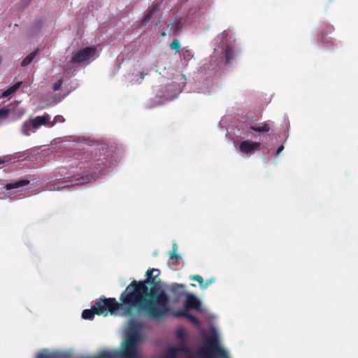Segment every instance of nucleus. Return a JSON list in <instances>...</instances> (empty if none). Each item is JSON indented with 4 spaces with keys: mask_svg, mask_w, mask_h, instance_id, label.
<instances>
[{
    "mask_svg": "<svg viewBox=\"0 0 358 358\" xmlns=\"http://www.w3.org/2000/svg\"><path fill=\"white\" fill-rule=\"evenodd\" d=\"M159 273L157 268L148 270L145 280H133L121 294L124 304L128 306L132 313H144L155 320H162L168 313L169 296L162 289L160 282L156 280Z\"/></svg>",
    "mask_w": 358,
    "mask_h": 358,
    "instance_id": "nucleus-1",
    "label": "nucleus"
},
{
    "mask_svg": "<svg viewBox=\"0 0 358 358\" xmlns=\"http://www.w3.org/2000/svg\"><path fill=\"white\" fill-rule=\"evenodd\" d=\"M143 328L142 322L131 320L120 350H103L95 357H87V358H138L140 354L139 347L143 340Z\"/></svg>",
    "mask_w": 358,
    "mask_h": 358,
    "instance_id": "nucleus-2",
    "label": "nucleus"
},
{
    "mask_svg": "<svg viewBox=\"0 0 358 358\" xmlns=\"http://www.w3.org/2000/svg\"><path fill=\"white\" fill-rule=\"evenodd\" d=\"M120 303L115 298H104L97 300L91 309H85L82 313V317L85 320L93 318L94 315L106 316L108 313L115 314L119 310H123L126 315L133 314L127 305L124 304V300L120 295Z\"/></svg>",
    "mask_w": 358,
    "mask_h": 358,
    "instance_id": "nucleus-3",
    "label": "nucleus"
},
{
    "mask_svg": "<svg viewBox=\"0 0 358 358\" xmlns=\"http://www.w3.org/2000/svg\"><path fill=\"white\" fill-rule=\"evenodd\" d=\"M96 51V46H89L73 51L69 62L64 66V71L68 73L70 72L71 69L69 68V65L79 66L88 64L90 59L94 57Z\"/></svg>",
    "mask_w": 358,
    "mask_h": 358,
    "instance_id": "nucleus-4",
    "label": "nucleus"
},
{
    "mask_svg": "<svg viewBox=\"0 0 358 358\" xmlns=\"http://www.w3.org/2000/svg\"><path fill=\"white\" fill-rule=\"evenodd\" d=\"M206 348L199 350L202 358H229L227 352L219 346L218 340L215 336H211L206 341Z\"/></svg>",
    "mask_w": 358,
    "mask_h": 358,
    "instance_id": "nucleus-5",
    "label": "nucleus"
},
{
    "mask_svg": "<svg viewBox=\"0 0 358 358\" xmlns=\"http://www.w3.org/2000/svg\"><path fill=\"white\" fill-rule=\"evenodd\" d=\"M260 147L261 143L250 140L241 142L238 146L240 151L245 155H252L259 150Z\"/></svg>",
    "mask_w": 358,
    "mask_h": 358,
    "instance_id": "nucleus-6",
    "label": "nucleus"
},
{
    "mask_svg": "<svg viewBox=\"0 0 358 358\" xmlns=\"http://www.w3.org/2000/svg\"><path fill=\"white\" fill-rule=\"evenodd\" d=\"M50 117L49 115L45 114L42 116H36L33 119L31 122V127L34 129L39 128L42 125L49 124L50 127H53L55 122H50Z\"/></svg>",
    "mask_w": 358,
    "mask_h": 358,
    "instance_id": "nucleus-7",
    "label": "nucleus"
},
{
    "mask_svg": "<svg viewBox=\"0 0 358 358\" xmlns=\"http://www.w3.org/2000/svg\"><path fill=\"white\" fill-rule=\"evenodd\" d=\"M66 355L65 353L59 351H50L48 348L42 349L35 358H64Z\"/></svg>",
    "mask_w": 358,
    "mask_h": 358,
    "instance_id": "nucleus-8",
    "label": "nucleus"
},
{
    "mask_svg": "<svg viewBox=\"0 0 358 358\" xmlns=\"http://www.w3.org/2000/svg\"><path fill=\"white\" fill-rule=\"evenodd\" d=\"M185 296H187V299L185 302L186 309H200L201 302L194 295L187 293Z\"/></svg>",
    "mask_w": 358,
    "mask_h": 358,
    "instance_id": "nucleus-9",
    "label": "nucleus"
},
{
    "mask_svg": "<svg viewBox=\"0 0 358 358\" xmlns=\"http://www.w3.org/2000/svg\"><path fill=\"white\" fill-rule=\"evenodd\" d=\"M29 182L30 180L28 178H19L17 180H12L5 185V188L6 190H11L26 186L29 185Z\"/></svg>",
    "mask_w": 358,
    "mask_h": 358,
    "instance_id": "nucleus-10",
    "label": "nucleus"
},
{
    "mask_svg": "<svg viewBox=\"0 0 358 358\" xmlns=\"http://www.w3.org/2000/svg\"><path fill=\"white\" fill-rule=\"evenodd\" d=\"M166 28L169 29L168 31V35L169 36L172 35L178 34V33L181 30L182 28V23L180 20H176L173 22L168 23L166 24Z\"/></svg>",
    "mask_w": 358,
    "mask_h": 358,
    "instance_id": "nucleus-11",
    "label": "nucleus"
},
{
    "mask_svg": "<svg viewBox=\"0 0 358 358\" xmlns=\"http://www.w3.org/2000/svg\"><path fill=\"white\" fill-rule=\"evenodd\" d=\"M185 285L182 284H173L171 287V291L173 294L176 295L178 298L185 296L188 292L185 291Z\"/></svg>",
    "mask_w": 358,
    "mask_h": 358,
    "instance_id": "nucleus-12",
    "label": "nucleus"
},
{
    "mask_svg": "<svg viewBox=\"0 0 358 358\" xmlns=\"http://www.w3.org/2000/svg\"><path fill=\"white\" fill-rule=\"evenodd\" d=\"M223 59L224 60L225 64H229L231 62V60L234 57V50L233 47L231 45H226L225 48L222 51Z\"/></svg>",
    "mask_w": 358,
    "mask_h": 358,
    "instance_id": "nucleus-13",
    "label": "nucleus"
},
{
    "mask_svg": "<svg viewBox=\"0 0 358 358\" xmlns=\"http://www.w3.org/2000/svg\"><path fill=\"white\" fill-rule=\"evenodd\" d=\"M22 82L20 81V82H17L15 84H14L13 86H11L10 87H9L8 90H6V91H4L3 93H2V95L1 96L5 98V97H8L12 94H13L14 93L16 92V91L22 86Z\"/></svg>",
    "mask_w": 358,
    "mask_h": 358,
    "instance_id": "nucleus-14",
    "label": "nucleus"
},
{
    "mask_svg": "<svg viewBox=\"0 0 358 358\" xmlns=\"http://www.w3.org/2000/svg\"><path fill=\"white\" fill-rule=\"evenodd\" d=\"M38 52V50H35L34 52L29 54L21 62V66L24 67L28 66L34 59Z\"/></svg>",
    "mask_w": 358,
    "mask_h": 358,
    "instance_id": "nucleus-15",
    "label": "nucleus"
},
{
    "mask_svg": "<svg viewBox=\"0 0 358 358\" xmlns=\"http://www.w3.org/2000/svg\"><path fill=\"white\" fill-rule=\"evenodd\" d=\"M157 10H158L157 4L152 5L150 8H149L147 14L145 15V17L143 19L142 23L145 24L146 22H148Z\"/></svg>",
    "mask_w": 358,
    "mask_h": 358,
    "instance_id": "nucleus-16",
    "label": "nucleus"
},
{
    "mask_svg": "<svg viewBox=\"0 0 358 358\" xmlns=\"http://www.w3.org/2000/svg\"><path fill=\"white\" fill-rule=\"evenodd\" d=\"M249 129L252 131H257L259 133L268 132L270 130V126L268 124L264 123L262 127L250 125Z\"/></svg>",
    "mask_w": 358,
    "mask_h": 358,
    "instance_id": "nucleus-17",
    "label": "nucleus"
},
{
    "mask_svg": "<svg viewBox=\"0 0 358 358\" xmlns=\"http://www.w3.org/2000/svg\"><path fill=\"white\" fill-rule=\"evenodd\" d=\"M182 316L185 317L187 318L192 323L195 324L196 326L200 325V322L194 315L189 313L187 311H183L180 313Z\"/></svg>",
    "mask_w": 358,
    "mask_h": 358,
    "instance_id": "nucleus-18",
    "label": "nucleus"
},
{
    "mask_svg": "<svg viewBox=\"0 0 358 358\" xmlns=\"http://www.w3.org/2000/svg\"><path fill=\"white\" fill-rule=\"evenodd\" d=\"M169 46L171 50H175L176 52H179L181 47L180 41L178 39H174Z\"/></svg>",
    "mask_w": 358,
    "mask_h": 358,
    "instance_id": "nucleus-19",
    "label": "nucleus"
},
{
    "mask_svg": "<svg viewBox=\"0 0 358 358\" xmlns=\"http://www.w3.org/2000/svg\"><path fill=\"white\" fill-rule=\"evenodd\" d=\"M176 348L177 354L178 352H184V353H186V354H189L190 353L189 348L186 345H185V344H182V345H180L178 347H176Z\"/></svg>",
    "mask_w": 358,
    "mask_h": 358,
    "instance_id": "nucleus-20",
    "label": "nucleus"
},
{
    "mask_svg": "<svg viewBox=\"0 0 358 358\" xmlns=\"http://www.w3.org/2000/svg\"><path fill=\"white\" fill-rule=\"evenodd\" d=\"M169 257L171 259H178L180 257L177 253V245L176 244L173 245V251H171L169 254Z\"/></svg>",
    "mask_w": 358,
    "mask_h": 358,
    "instance_id": "nucleus-21",
    "label": "nucleus"
},
{
    "mask_svg": "<svg viewBox=\"0 0 358 358\" xmlns=\"http://www.w3.org/2000/svg\"><path fill=\"white\" fill-rule=\"evenodd\" d=\"M31 127V122L28 123L27 122H25L24 124L22 125V132L24 135L28 136L29 135V128Z\"/></svg>",
    "mask_w": 358,
    "mask_h": 358,
    "instance_id": "nucleus-22",
    "label": "nucleus"
},
{
    "mask_svg": "<svg viewBox=\"0 0 358 358\" xmlns=\"http://www.w3.org/2000/svg\"><path fill=\"white\" fill-rule=\"evenodd\" d=\"M190 279L192 280L197 281L199 284L200 287L202 289V286L204 284V280L201 276L198 275H192L190 277Z\"/></svg>",
    "mask_w": 358,
    "mask_h": 358,
    "instance_id": "nucleus-23",
    "label": "nucleus"
},
{
    "mask_svg": "<svg viewBox=\"0 0 358 358\" xmlns=\"http://www.w3.org/2000/svg\"><path fill=\"white\" fill-rule=\"evenodd\" d=\"M62 85V79L58 80L53 85V87H52L53 90L54 91L59 90L61 88Z\"/></svg>",
    "mask_w": 358,
    "mask_h": 358,
    "instance_id": "nucleus-24",
    "label": "nucleus"
},
{
    "mask_svg": "<svg viewBox=\"0 0 358 358\" xmlns=\"http://www.w3.org/2000/svg\"><path fill=\"white\" fill-rule=\"evenodd\" d=\"M214 281H215L214 278H210L209 280H207L204 281V284L202 286V289H206Z\"/></svg>",
    "mask_w": 358,
    "mask_h": 358,
    "instance_id": "nucleus-25",
    "label": "nucleus"
},
{
    "mask_svg": "<svg viewBox=\"0 0 358 358\" xmlns=\"http://www.w3.org/2000/svg\"><path fill=\"white\" fill-rule=\"evenodd\" d=\"M183 57L184 59H187V60H189L192 58L193 55L191 54L190 51L189 50H185V52H183Z\"/></svg>",
    "mask_w": 358,
    "mask_h": 358,
    "instance_id": "nucleus-26",
    "label": "nucleus"
},
{
    "mask_svg": "<svg viewBox=\"0 0 358 358\" xmlns=\"http://www.w3.org/2000/svg\"><path fill=\"white\" fill-rule=\"evenodd\" d=\"M9 114V110L8 108H1L0 109V116L1 117H6Z\"/></svg>",
    "mask_w": 358,
    "mask_h": 358,
    "instance_id": "nucleus-27",
    "label": "nucleus"
},
{
    "mask_svg": "<svg viewBox=\"0 0 358 358\" xmlns=\"http://www.w3.org/2000/svg\"><path fill=\"white\" fill-rule=\"evenodd\" d=\"M177 336L181 341H185V334L182 329L177 332Z\"/></svg>",
    "mask_w": 358,
    "mask_h": 358,
    "instance_id": "nucleus-28",
    "label": "nucleus"
},
{
    "mask_svg": "<svg viewBox=\"0 0 358 358\" xmlns=\"http://www.w3.org/2000/svg\"><path fill=\"white\" fill-rule=\"evenodd\" d=\"M55 122H64V119L63 118L62 116H60V115H57L55 117Z\"/></svg>",
    "mask_w": 358,
    "mask_h": 358,
    "instance_id": "nucleus-29",
    "label": "nucleus"
},
{
    "mask_svg": "<svg viewBox=\"0 0 358 358\" xmlns=\"http://www.w3.org/2000/svg\"><path fill=\"white\" fill-rule=\"evenodd\" d=\"M327 31L325 33V34H327L328 33H331L334 30V27L332 25H327Z\"/></svg>",
    "mask_w": 358,
    "mask_h": 358,
    "instance_id": "nucleus-30",
    "label": "nucleus"
},
{
    "mask_svg": "<svg viewBox=\"0 0 358 358\" xmlns=\"http://www.w3.org/2000/svg\"><path fill=\"white\" fill-rule=\"evenodd\" d=\"M284 149V145H281L277 150L276 151V155H278L280 154V152L283 150Z\"/></svg>",
    "mask_w": 358,
    "mask_h": 358,
    "instance_id": "nucleus-31",
    "label": "nucleus"
},
{
    "mask_svg": "<svg viewBox=\"0 0 358 358\" xmlns=\"http://www.w3.org/2000/svg\"><path fill=\"white\" fill-rule=\"evenodd\" d=\"M229 35V31H227V30H224V31H222V33L221 34V36H222V38H227Z\"/></svg>",
    "mask_w": 358,
    "mask_h": 358,
    "instance_id": "nucleus-32",
    "label": "nucleus"
},
{
    "mask_svg": "<svg viewBox=\"0 0 358 358\" xmlns=\"http://www.w3.org/2000/svg\"><path fill=\"white\" fill-rule=\"evenodd\" d=\"M103 166H100V167H96V170L99 171V172H101L104 169L105 167L106 166V164H102Z\"/></svg>",
    "mask_w": 358,
    "mask_h": 358,
    "instance_id": "nucleus-33",
    "label": "nucleus"
},
{
    "mask_svg": "<svg viewBox=\"0 0 358 358\" xmlns=\"http://www.w3.org/2000/svg\"><path fill=\"white\" fill-rule=\"evenodd\" d=\"M138 73H139V76H140L141 78L143 79L144 78V73H143V72L139 71Z\"/></svg>",
    "mask_w": 358,
    "mask_h": 358,
    "instance_id": "nucleus-34",
    "label": "nucleus"
},
{
    "mask_svg": "<svg viewBox=\"0 0 358 358\" xmlns=\"http://www.w3.org/2000/svg\"><path fill=\"white\" fill-rule=\"evenodd\" d=\"M5 162H6V160L0 159V165L4 164Z\"/></svg>",
    "mask_w": 358,
    "mask_h": 358,
    "instance_id": "nucleus-35",
    "label": "nucleus"
},
{
    "mask_svg": "<svg viewBox=\"0 0 358 358\" xmlns=\"http://www.w3.org/2000/svg\"><path fill=\"white\" fill-rule=\"evenodd\" d=\"M161 35H162V36H166V31H162V32L161 33Z\"/></svg>",
    "mask_w": 358,
    "mask_h": 358,
    "instance_id": "nucleus-36",
    "label": "nucleus"
},
{
    "mask_svg": "<svg viewBox=\"0 0 358 358\" xmlns=\"http://www.w3.org/2000/svg\"><path fill=\"white\" fill-rule=\"evenodd\" d=\"M99 161H101V159H99ZM101 164H103V161L101 160V163H98L96 165L101 166Z\"/></svg>",
    "mask_w": 358,
    "mask_h": 358,
    "instance_id": "nucleus-37",
    "label": "nucleus"
},
{
    "mask_svg": "<svg viewBox=\"0 0 358 358\" xmlns=\"http://www.w3.org/2000/svg\"><path fill=\"white\" fill-rule=\"evenodd\" d=\"M3 59L0 57V64H1Z\"/></svg>",
    "mask_w": 358,
    "mask_h": 358,
    "instance_id": "nucleus-38",
    "label": "nucleus"
},
{
    "mask_svg": "<svg viewBox=\"0 0 358 358\" xmlns=\"http://www.w3.org/2000/svg\"><path fill=\"white\" fill-rule=\"evenodd\" d=\"M188 358H192V357H188Z\"/></svg>",
    "mask_w": 358,
    "mask_h": 358,
    "instance_id": "nucleus-39",
    "label": "nucleus"
}]
</instances>
